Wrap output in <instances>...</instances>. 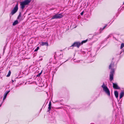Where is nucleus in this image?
Here are the masks:
<instances>
[{
    "label": "nucleus",
    "instance_id": "nucleus-16",
    "mask_svg": "<svg viewBox=\"0 0 124 124\" xmlns=\"http://www.w3.org/2000/svg\"><path fill=\"white\" fill-rule=\"evenodd\" d=\"M124 46V43H122L121 46V49H122Z\"/></svg>",
    "mask_w": 124,
    "mask_h": 124
},
{
    "label": "nucleus",
    "instance_id": "nucleus-29",
    "mask_svg": "<svg viewBox=\"0 0 124 124\" xmlns=\"http://www.w3.org/2000/svg\"><path fill=\"white\" fill-rule=\"evenodd\" d=\"M94 124L92 123V124Z\"/></svg>",
    "mask_w": 124,
    "mask_h": 124
},
{
    "label": "nucleus",
    "instance_id": "nucleus-23",
    "mask_svg": "<svg viewBox=\"0 0 124 124\" xmlns=\"http://www.w3.org/2000/svg\"><path fill=\"white\" fill-rule=\"evenodd\" d=\"M106 26H106H104V27L103 28V29H104L105 28V27Z\"/></svg>",
    "mask_w": 124,
    "mask_h": 124
},
{
    "label": "nucleus",
    "instance_id": "nucleus-17",
    "mask_svg": "<svg viewBox=\"0 0 124 124\" xmlns=\"http://www.w3.org/2000/svg\"><path fill=\"white\" fill-rule=\"evenodd\" d=\"M39 47H37L36 48L35 50L34 51L36 52L39 49Z\"/></svg>",
    "mask_w": 124,
    "mask_h": 124
},
{
    "label": "nucleus",
    "instance_id": "nucleus-30",
    "mask_svg": "<svg viewBox=\"0 0 124 124\" xmlns=\"http://www.w3.org/2000/svg\"><path fill=\"white\" fill-rule=\"evenodd\" d=\"M123 4H124V2L123 3Z\"/></svg>",
    "mask_w": 124,
    "mask_h": 124
},
{
    "label": "nucleus",
    "instance_id": "nucleus-22",
    "mask_svg": "<svg viewBox=\"0 0 124 124\" xmlns=\"http://www.w3.org/2000/svg\"><path fill=\"white\" fill-rule=\"evenodd\" d=\"M55 55H56V53L55 54V55H54V59H56V58L55 57Z\"/></svg>",
    "mask_w": 124,
    "mask_h": 124
},
{
    "label": "nucleus",
    "instance_id": "nucleus-2",
    "mask_svg": "<svg viewBox=\"0 0 124 124\" xmlns=\"http://www.w3.org/2000/svg\"><path fill=\"white\" fill-rule=\"evenodd\" d=\"M101 87L103 88V90L106 93L108 96H110V91L107 87L105 85L104 83H103V85L101 86Z\"/></svg>",
    "mask_w": 124,
    "mask_h": 124
},
{
    "label": "nucleus",
    "instance_id": "nucleus-18",
    "mask_svg": "<svg viewBox=\"0 0 124 124\" xmlns=\"http://www.w3.org/2000/svg\"><path fill=\"white\" fill-rule=\"evenodd\" d=\"M21 13H20L17 17V18L19 19L21 17Z\"/></svg>",
    "mask_w": 124,
    "mask_h": 124
},
{
    "label": "nucleus",
    "instance_id": "nucleus-21",
    "mask_svg": "<svg viewBox=\"0 0 124 124\" xmlns=\"http://www.w3.org/2000/svg\"><path fill=\"white\" fill-rule=\"evenodd\" d=\"M59 55L61 56V57H62V55L61 54H60Z\"/></svg>",
    "mask_w": 124,
    "mask_h": 124
},
{
    "label": "nucleus",
    "instance_id": "nucleus-25",
    "mask_svg": "<svg viewBox=\"0 0 124 124\" xmlns=\"http://www.w3.org/2000/svg\"><path fill=\"white\" fill-rule=\"evenodd\" d=\"M1 106V104L0 105V107Z\"/></svg>",
    "mask_w": 124,
    "mask_h": 124
},
{
    "label": "nucleus",
    "instance_id": "nucleus-26",
    "mask_svg": "<svg viewBox=\"0 0 124 124\" xmlns=\"http://www.w3.org/2000/svg\"><path fill=\"white\" fill-rule=\"evenodd\" d=\"M41 74V73H40L39 74V75H40V74Z\"/></svg>",
    "mask_w": 124,
    "mask_h": 124
},
{
    "label": "nucleus",
    "instance_id": "nucleus-4",
    "mask_svg": "<svg viewBox=\"0 0 124 124\" xmlns=\"http://www.w3.org/2000/svg\"><path fill=\"white\" fill-rule=\"evenodd\" d=\"M63 16V15L61 14H57L53 16L51 19L52 20L54 19H60L62 18Z\"/></svg>",
    "mask_w": 124,
    "mask_h": 124
},
{
    "label": "nucleus",
    "instance_id": "nucleus-13",
    "mask_svg": "<svg viewBox=\"0 0 124 124\" xmlns=\"http://www.w3.org/2000/svg\"><path fill=\"white\" fill-rule=\"evenodd\" d=\"M87 39H86L85 40H83L82 41L81 43V45H82L84 43H85L87 42Z\"/></svg>",
    "mask_w": 124,
    "mask_h": 124
},
{
    "label": "nucleus",
    "instance_id": "nucleus-24",
    "mask_svg": "<svg viewBox=\"0 0 124 124\" xmlns=\"http://www.w3.org/2000/svg\"><path fill=\"white\" fill-rule=\"evenodd\" d=\"M12 82L13 83L14 82V81L13 80H12Z\"/></svg>",
    "mask_w": 124,
    "mask_h": 124
},
{
    "label": "nucleus",
    "instance_id": "nucleus-28",
    "mask_svg": "<svg viewBox=\"0 0 124 124\" xmlns=\"http://www.w3.org/2000/svg\"><path fill=\"white\" fill-rule=\"evenodd\" d=\"M123 52H124V50L123 51Z\"/></svg>",
    "mask_w": 124,
    "mask_h": 124
},
{
    "label": "nucleus",
    "instance_id": "nucleus-6",
    "mask_svg": "<svg viewBox=\"0 0 124 124\" xmlns=\"http://www.w3.org/2000/svg\"><path fill=\"white\" fill-rule=\"evenodd\" d=\"M81 45V43L79 42H75L71 46H72L77 47L78 48H79V46Z\"/></svg>",
    "mask_w": 124,
    "mask_h": 124
},
{
    "label": "nucleus",
    "instance_id": "nucleus-12",
    "mask_svg": "<svg viewBox=\"0 0 124 124\" xmlns=\"http://www.w3.org/2000/svg\"><path fill=\"white\" fill-rule=\"evenodd\" d=\"M18 23V21L17 20L15 21L13 23V25L14 26L15 25Z\"/></svg>",
    "mask_w": 124,
    "mask_h": 124
},
{
    "label": "nucleus",
    "instance_id": "nucleus-9",
    "mask_svg": "<svg viewBox=\"0 0 124 124\" xmlns=\"http://www.w3.org/2000/svg\"><path fill=\"white\" fill-rule=\"evenodd\" d=\"M124 92H122L120 94V99L122 98L124 96Z\"/></svg>",
    "mask_w": 124,
    "mask_h": 124
},
{
    "label": "nucleus",
    "instance_id": "nucleus-20",
    "mask_svg": "<svg viewBox=\"0 0 124 124\" xmlns=\"http://www.w3.org/2000/svg\"><path fill=\"white\" fill-rule=\"evenodd\" d=\"M84 13V11H83L81 13V15H82Z\"/></svg>",
    "mask_w": 124,
    "mask_h": 124
},
{
    "label": "nucleus",
    "instance_id": "nucleus-27",
    "mask_svg": "<svg viewBox=\"0 0 124 124\" xmlns=\"http://www.w3.org/2000/svg\"><path fill=\"white\" fill-rule=\"evenodd\" d=\"M57 53L58 54H59V52H58Z\"/></svg>",
    "mask_w": 124,
    "mask_h": 124
},
{
    "label": "nucleus",
    "instance_id": "nucleus-7",
    "mask_svg": "<svg viewBox=\"0 0 124 124\" xmlns=\"http://www.w3.org/2000/svg\"><path fill=\"white\" fill-rule=\"evenodd\" d=\"M113 87L114 88L116 89H120V88L116 84L113 83Z\"/></svg>",
    "mask_w": 124,
    "mask_h": 124
},
{
    "label": "nucleus",
    "instance_id": "nucleus-11",
    "mask_svg": "<svg viewBox=\"0 0 124 124\" xmlns=\"http://www.w3.org/2000/svg\"><path fill=\"white\" fill-rule=\"evenodd\" d=\"M41 45L43 46V45H46V46H48V44L47 42H42L41 43Z\"/></svg>",
    "mask_w": 124,
    "mask_h": 124
},
{
    "label": "nucleus",
    "instance_id": "nucleus-19",
    "mask_svg": "<svg viewBox=\"0 0 124 124\" xmlns=\"http://www.w3.org/2000/svg\"><path fill=\"white\" fill-rule=\"evenodd\" d=\"M10 91H7L6 93H5V94L7 95L9 93Z\"/></svg>",
    "mask_w": 124,
    "mask_h": 124
},
{
    "label": "nucleus",
    "instance_id": "nucleus-14",
    "mask_svg": "<svg viewBox=\"0 0 124 124\" xmlns=\"http://www.w3.org/2000/svg\"><path fill=\"white\" fill-rule=\"evenodd\" d=\"M11 73V71L10 70H9V72H8V74L7 76V77H9L10 76V75Z\"/></svg>",
    "mask_w": 124,
    "mask_h": 124
},
{
    "label": "nucleus",
    "instance_id": "nucleus-8",
    "mask_svg": "<svg viewBox=\"0 0 124 124\" xmlns=\"http://www.w3.org/2000/svg\"><path fill=\"white\" fill-rule=\"evenodd\" d=\"M51 101H50L49 102V104L48 107V110L47 111L48 112H49L50 111V110L51 109Z\"/></svg>",
    "mask_w": 124,
    "mask_h": 124
},
{
    "label": "nucleus",
    "instance_id": "nucleus-1",
    "mask_svg": "<svg viewBox=\"0 0 124 124\" xmlns=\"http://www.w3.org/2000/svg\"><path fill=\"white\" fill-rule=\"evenodd\" d=\"M114 62H112L109 66V69H111L109 76L110 80L111 81L113 79V76L114 73V69H112V68L114 67Z\"/></svg>",
    "mask_w": 124,
    "mask_h": 124
},
{
    "label": "nucleus",
    "instance_id": "nucleus-10",
    "mask_svg": "<svg viewBox=\"0 0 124 124\" xmlns=\"http://www.w3.org/2000/svg\"><path fill=\"white\" fill-rule=\"evenodd\" d=\"M116 98H117L118 97V92L116 91L114 92Z\"/></svg>",
    "mask_w": 124,
    "mask_h": 124
},
{
    "label": "nucleus",
    "instance_id": "nucleus-3",
    "mask_svg": "<svg viewBox=\"0 0 124 124\" xmlns=\"http://www.w3.org/2000/svg\"><path fill=\"white\" fill-rule=\"evenodd\" d=\"M31 1V0H25L21 2L20 5L21 8L23 9L25 7V6L29 4Z\"/></svg>",
    "mask_w": 124,
    "mask_h": 124
},
{
    "label": "nucleus",
    "instance_id": "nucleus-5",
    "mask_svg": "<svg viewBox=\"0 0 124 124\" xmlns=\"http://www.w3.org/2000/svg\"><path fill=\"white\" fill-rule=\"evenodd\" d=\"M18 10V3L16 5L15 7L14 8L13 10L10 13V15H12L15 14L17 11Z\"/></svg>",
    "mask_w": 124,
    "mask_h": 124
},
{
    "label": "nucleus",
    "instance_id": "nucleus-15",
    "mask_svg": "<svg viewBox=\"0 0 124 124\" xmlns=\"http://www.w3.org/2000/svg\"><path fill=\"white\" fill-rule=\"evenodd\" d=\"M7 95H6V94H4V96L3 98V100H5L6 99V98L7 97Z\"/></svg>",
    "mask_w": 124,
    "mask_h": 124
}]
</instances>
